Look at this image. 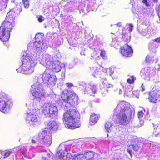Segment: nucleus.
Segmentation results:
<instances>
[{
	"mask_svg": "<svg viewBox=\"0 0 160 160\" xmlns=\"http://www.w3.org/2000/svg\"><path fill=\"white\" fill-rule=\"evenodd\" d=\"M114 111L116 113L118 112L116 118L120 124L126 126L129 123L131 112L128 102L124 101L119 102Z\"/></svg>",
	"mask_w": 160,
	"mask_h": 160,
	"instance_id": "nucleus-1",
	"label": "nucleus"
},
{
	"mask_svg": "<svg viewBox=\"0 0 160 160\" xmlns=\"http://www.w3.org/2000/svg\"><path fill=\"white\" fill-rule=\"evenodd\" d=\"M80 114L78 111L69 109L63 114V120L66 127L70 129H75L80 126Z\"/></svg>",
	"mask_w": 160,
	"mask_h": 160,
	"instance_id": "nucleus-2",
	"label": "nucleus"
},
{
	"mask_svg": "<svg viewBox=\"0 0 160 160\" xmlns=\"http://www.w3.org/2000/svg\"><path fill=\"white\" fill-rule=\"evenodd\" d=\"M58 128V124L56 122L54 121H51L48 122L47 127L42 132H40V137L42 139L44 135L47 139V142L48 144L52 143V133L56 131Z\"/></svg>",
	"mask_w": 160,
	"mask_h": 160,
	"instance_id": "nucleus-3",
	"label": "nucleus"
},
{
	"mask_svg": "<svg viewBox=\"0 0 160 160\" xmlns=\"http://www.w3.org/2000/svg\"><path fill=\"white\" fill-rule=\"evenodd\" d=\"M22 70L25 74H30L34 71L36 62L34 60L28 56H23L22 60Z\"/></svg>",
	"mask_w": 160,
	"mask_h": 160,
	"instance_id": "nucleus-4",
	"label": "nucleus"
},
{
	"mask_svg": "<svg viewBox=\"0 0 160 160\" xmlns=\"http://www.w3.org/2000/svg\"><path fill=\"white\" fill-rule=\"evenodd\" d=\"M14 23L4 20L0 27V39L3 42L8 41L10 37V32L14 27Z\"/></svg>",
	"mask_w": 160,
	"mask_h": 160,
	"instance_id": "nucleus-5",
	"label": "nucleus"
},
{
	"mask_svg": "<svg viewBox=\"0 0 160 160\" xmlns=\"http://www.w3.org/2000/svg\"><path fill=\"white\" fill-rule=\"evenodd\" d=\"M13 105V102L7 94L2 92H0V111L7 113Z\"/></svg>",
	"mask_w": 160,
	"mask_h": 160,
	"instance_id": "nucleus-6",
	"label": "nucleus"
},
{
	"mask_svg": "<svg viewBox=\"0 0 160 160\" xmlns=\"http://www.w3.org/2000/svg\"><path fill=\"white\" fill-rule=\"evenodd\" d=\"M41 111L45 117L53 119L57 116L58 110L55 105L50 103H45L42 107Z\"/></svg>",
	"mask_w": 160,
	"mask_h": 160,
	"instance_id": "nucleus-7",
	"label": "nucleus"
},
{
	"mask_svg": "<svg viewBox=\"0 0 160 160\" xmlns=\"http://www.w3.org/2000/svg\"><path fill=\"white\" fill-rule=\"evenodd\" d=\"M61 97L65 103L73 106L78 104V96L74 93L64 90L61 92Z\"/></svg>",
	"mask_w": 160,
	"mask_h": 160,
	"instance_id": "nucleus-8",
	"label": "nucleus"
},
{
	"mask_svg": "<svg viewBox=\"0 0 160 160\" xmlns=\"http://www.w3.org/2000/svg\"><path fill=\"white\" fill-rule=\"evenodd\" d=\"M45 58V66L46 68L52 69L56 72H58L61 70V67L58 64V61L55 56L47 55Z\"/></svg>",
	"mask_w": 160,
	"mask_h": 160,
	"instance_id": "nucleus-9",
	"label": "nucleus"
},
{
	"mask_svg": "<svg viewBox=\"0 0 160 160\" xmlns=\"http://www.w3.org/2000/svg\"><path fill=\"white\" fill-rule=\"evenodd\" d=\"M149 101L151 103L156 104L160 100V91L153 88L148 93V97Z\"/></svg>",
	"mask_w": 160,
	"mask_h": 160,
	"instance_id": "nucleus-10",
	"label": "nucleus"
},
{
	"mask_svg": "<svg viewBox=\"0 0 160 160\" xmlns=\"http://www.w3.org/2000/svg\"><path fill=\"white\" fill-rule=\"evenodd\" d=\"M94 155V152L92 151H88L85 152L84 153H78L74 155L73 160H92Z\"/></svg>",
	"mask_w": 160,
	"mask_h": 160,
	"instance_id": "nucleus-11",
	"label": "nucleus"
},
{
	"mask_svg": "<svg viewBox=\"0 0 160 160\" xmlns=\"http://www.w3.org/2000/svg\"><path fill=\"white\" fill-rule=\"evenodd\" d=\"M42 78L44 83L48 85L54 86L56 84L57 80L55 76H51L49 73L46 71L43 74Z\"/></svg>",
	"mask_w": 160,
	"mask_h": 160,
	"instance_id": "nucleus-12",
	"label": "nucleus"
},
{
	"mask_svg": "<svg viewBox=\"0 0 160 160\" xmlns=\"http://www.w3.org/2000/svg\"><path fill=\"white\" fill-rule=\"evenodd\" d=\"M120 52L123 57H129L132 55L133 50L130 46L128 45V44L125 43L121 47Z\"/></svg>",
	"mask_w": 160,
	"mask_h": 160,
	"instance_id": "nucleus-13",
	"label": "nucleus"
},
{
	"mask_svg": "<svg viewBox=\"0 0 160 160\" xmlns=\"http://www.w3.org/2000/svg\"><path fill=\"white\" fill-rule=\"evenodd\" d=\"M17 8H14L10 10L7 14L5 20L9 22L14 23L15 18L16 15L22 11V9L20 8L17 11Z\"/></svg>",
	"mask_w": 160,
	"mask_h": 160,
	"instance_id": "nucleus-14",
	"label": "nucleus"
},
{
	"mask_svg": "<svg viewBox=\"0 0 160 160\" xmlns=\"http://www.w3.org/2000/svg\"><path fill=\"white\" fill-rule=\"evenodd\" d=\"M34 90H32V96H34L36 99H41V98L44 96L42 86L38 85L34 88Z\"/></svg>",
	"mask_w": 160,
	"mask_h": 160,
	"instance_id": "nucleus-15",
	"label": "nucleus"
},
{
	"mask_svg": "<svg viewBox=\"0 0 160 160\" xmlns=\"http://www.w3.org/2000/svg\"><path fill=\"white\" fill-rule=\"evenodd\" d=\"M102 85H103V88L100 90V92L102 93H106L107 92L108 90L107 88H113V85L108 83V81L106 78H102L101 79Z\"/></svg>",
	"mask_w": 160,
	"mask_h": 160,
	"instance_id": "nucleus-16",
	"label": "nucleus"
},
{
	"mask_svg": "<svg viewBox=\"0 0 160 160\" xmlns=\"http://www.w3.org/2000/svg\"><path fill=\"white\" fill-rule=\"evenodd\" d=\"M39 133L40 132L38 133V135L36 136V140L34 139H32L31 140V142L32 144L41 143L42 144H45V145H46L47 147L50 146L51 144H49L47 143V139L46 137L44 135V137L42 139L40 137Z\"/></svg>",
	"mask_w": 160,
	"mask_h": 160,
	"instance_id": "nucleus-17",
	"label": "nucleus"
},
{
	"mask_svg": "<svg viewBox=\"0 0 160 160\" xmlns=\"http://www.w3.org/2000/svg\"><path fill=\"white\" fill-rule=\"evenodd\" d=\"M26 119L29 122H31V123L33 125H37L38 123L36 114L32 112L27 113Z\"/></svg>",
	"mask_w": 160,
	"mask_h": 160,
	"instance_id": "nucleus-18",
	"label": "nucleus"
},
{
	"mask_svg": "<svg viewBox=\"0 0 160 160\" xmlns=\"http://www.w3.org/2000/svg\"><path fill=\"white\" fill-rule=\"evenodd\" d=\"M126 31L127 30L126 28L122 29L121 39L122 41L126 42V43L128 44L130 41V37L128 33H126Z\"/></svg>",
	"mask_w": 160,
	"mask_h": 160,
	"instance_id": "nucleus-19",
	"label": "nucleus"
},
{
	"mask_svg": "<svg viewBox=\"0 0 160 160\" xmlns=\"http://www.w3.org/2000/svg\"><path fill=\"white\" fill-rule=\"evenodd\" d=\"M99 115L92 113L90 117V120L92 124L96 123L99 119Z\"/></svg>",
	"mask_w": 160,
	"mask_h": 160,
	"instance_id": "nucleus-20",
	"label": "nucleus"
},
{
	"mask_svg": "<svg viewBox=\"0 0 160 160\" xmlns=\"http://www.w3.org/2000/svg\"><path fill=\"white\" fill-rule=\"evenodd\" d=\"M103 69V67L102 65H99L98 67H97L96 69L93 73V75L95 77H97L98 75H100Z\"/></svg>",
	"mask_w": 160,
	"mask_h": 160,
	"instance_id": "nucleus-21",
	"label": "nucleus"
},
{
	"mask_svg": "<svg viewBox=\"0 0 160 160\" xmlns=\"http://www.w3.org/2000/svg\"><path fill=\"white\" fill-rule=\"evenodd\" d=\"M112 124L111 122L107 121L105 124V128L107 132H110L112 130Z\"/></svg>",
	"mask_w": 160,
	"mask_h": 160,
	"instance_id": "nucleus-22",
	"label": "nucleus"
},
{
	"mask_svg": "<svg viewBox=\"0 0 160 160\" xmlns=\"http://www.w3.org/2000/svg\"><path fill=\"white\" fill-rule=\"evenodd\" d=\"M57 156L60 160H62L63 159L64 157L65 156V153L62 151H59L57 152Z\"/></svg>",
	"mask_w": 160,
	"mask_h": 160,
	"instance_id": "nucleus-23",
	"label": "nucleus"
},
{
	"mask_svg": "<svg viewBox=\"0 0 160 160\" xmlns=\"http://www.w3.org/2000/svg\"><path fill=\"white\" fill-rule=\"evenodd\" d=\"M136 78L133 76H130L127 80V82L130 84H133Z\"/></svg>",
	"mask_w": 160,
	"mask_h": 160,
	"instance_id": "nucleus-24",
	"label": "nucleus"
},
{
	"mask_svg": "<svg viewBox=\"0 0 160 160\" xmlns=\"http://www.w3.org/2000/svg\"><path fill=\"white\" fill-rule=\"evenodd\" d=\"M149 29L148 28L144 29H142L141 32V34L143 36H146L147 34L149 33Z\"/></svg>",
	"mask_w": 160,
	"mask_h": 160,
	"instance_id": "nucleus-25",
	"label": "nucleus"
},
{
	"mask_svg": "<svg viewBox=\"0 0 160 160\" xmlns=\"http://www.w3.org/2000/svg\"><path fill=\"white\" fill-rule=\"evenodd\" d=\"M100 54L103 59L106 60L107 59V57L106 56V52L105 50H101Z\"/></svg>",
	"mask_w": 160,
	"mask_h": 160,
	"instance_id": "nucleus-26",
	"label": "nucleus"
},
{
	"mask_svg": "<svg viewBox=\"0 0 160 160\" xmlns=\"http://www.w3.org/2000/svg\"><path fill=\"white\" fill-rule=\"evenodd\" d=\"M96 92V87L93 86L91 87L89 91V93L90 95H92V94H95Z\"/></svg>",
	"mask_w": 160,
	"mask_h": 160,
	"instance_id": "nucleus-27",
	"label": "nucleus"
},
{
	"mask_svg": "<svg viewBox=\"0 0 160 160\" xmlns=\"http://www.w3.org/2000/svg\"><path fill=\"white\" fill-rule=\"evenodd\" d=\"M22 2L25 8L27 9L29 8V4L28 0H22Z\"/></svg>",
	"mask_w": 160,
	"mask_h": 160,
	"instance_id": "nucleus-28",
	"label": "nucleus"
},
{
	"mask_svg": "<svg viewBox=\"0 0 160 160\" xmlns=\"http://www.w3.org/2000/svg\"><path fill=\"white\" fill-rule=\"evenodd\" d=\"M34 45L37 49L40 48H41L42 44L41 43L39 42H34Z\"/></svg>",
	"mask_w": 160,
	"mask_h": 160,
	"instance_id": "nucleus-29",
	"label": "nucleus"
},
{
	"mask_svg": "<svg viewBox=\"0 0 160 160\" xmlns=\"http://www.w3.org/2000/svg\"><path fill=\"white\" fill-rule=\"evenodd\" d=\"M112 46L114 48H117L119 46V44L115 40H113L111 43Z\"/></svg>",
	"mask_w": 160,
	"mask_h": 160,
	"instance_id": "nucleus-30",
	"label": "nucleus"
},
{
	"mask_svg": "<svg viewBox=\"0 0 160 160\" xmlns=\"http://www.w3.org/2000/svg\"><path fill=\"white\" fill-rule=\"evenodd\" d=\"M132 148L135 152L138 151L139 149V147L137 144L131 145Z\"/></svg>",
	"mask_w": 160,
	"mask_h": 160,
	"instance_id": "nucleus-31",
	"label": "nucleus"
},
{
	"mask_svg": "<svg viewBox=\"0 0 160 160\" xmlns=\"http://www.w3.org/2000/svg\"><path fill=\"white\" fill-rule=\"evenodd\" d=\"M144 113L142 110L139 111L138 112V117L139 119L142 118L144 115Z\"/></svg>",
	"mask_w": 160,
	"mask_h": 160,
	"instance_id": "nucleus-32",
	"label": "nucleus"
},
{
	"mask_svg": "<svg viewBox=\"0 0 160 160\" xmlns=\"http://www.w3.org/2000/svg\"><path fill=\"white\" fill-rule=\"evenodd\" d=\"M12 153V152L11 151H7L4 153V158H7L8 157H9Z\"/></svg>",
	"mask_w": 160,
	"mask_h": 160,
	"instance_id": "nucleus-33",
	"label": "nucleus"
},
{
	"mask_svg": "<svg viewBox=\"0 0 160 160\" xmlns=\"http://www.w3.org/2000/svg\"><path fill=\"white\" fill-rule=\"evenodd\" d=\"M44 19L42 15L39 16L38 18V20L40 22H42L44 20Z\"/></svg>",
	"mask_w": 160,
	"mask_h": 160,
	"instance_id": "nucleus-34",
	"label": "nucleus"
},
{
	"mask_svg": "<svg viewBox=\"0 0 160 160\" xmlns=\"http://www.w3.org/2000/svg\"><path fill=\"white\" fill-rule=\"evenodd\" d=\"M129 27L128 30L129 32H130L132 31L133 26L132 24H129Z\"/></svg>",
	"mask_w": 160,
	"mask_h": 160,
	"instance_id": "nucleus-35",
	"label": "nucleus"
},
{
	"mask_svg": "<svg viewBox=\"0 0 160 160\" xmlns=\"http://www.w3.org/2000/svg\"><path fill=\"white\" fill-rule=\"evenodd\" d=\"M142 2L145 4L146 6H148L149 4L148 2V0H142Z\"/></svg>",
	"mask_w": 160,
	"mask_h": 160,
	"instance_id": "nucleus-36",
	"label": "nucleus"
},
{
	"mask_svg": "<svg viewBox=\"0 0 160 160\" xmlns=\"http://www.w3.org/2000/svg\"><path fill=\"white\" fill-rule=\"evenodd\" d=\"M66 86L68 88H71L73 86V84L72 83L68 82L66 84Z\"/></svg>",
	"mask_w": 160,
	"mask_h": 160,
	"instance_id": "nucleus-37",
	"label": "nucleus"
},
{
	"mask_svg": "<svg viewBox=\"0 0 160 160\" xmlns=\"http://www.w3.org/2000/svg\"><path fill=\"white\" fill-rule=\"evenodd\" d=\"M127 152L129 153L130 156L132 157V155L131 153V150L130 148H128L127 150Z\"/></svg>",
	"mask_w": 160,
	"mask_h": 160,
	"instance_id": "nucleus-38",
	"label": "nucleus"
},
{
	"mask_svg": "<svg viewBox=\"0 0 160 160\" xmlns=\"http://www.w3.org/2000/svg\"><path fill=\"white\" fill-rule=\"evenodd\" d=\"M154 41L156 42L157 43L160 42V37L158 38L155 39L154 40Z\"/></svg>",
	"mask_w": 160,
	"mask_h": 160,
	"instance_id": "nucleus-39",
	"label": "nucleus"
},
{
	"mask_svg": "<svg viewBox=\"0 0 160 160\" xmlns=\"http://www.w3.org/2000/svg\"><path fill=\"white\" fill-rule=\"evenodd\" d=\"M141 88L142 89L141 91H144L145 90V87L143 85V84H142L141 87Z\"/></svg>",
	"mask_w": 160,
	"mask_h": 160,
	"instance_id": "nucleus-40",
	"label": "nucleus"
},
{
	"mask_svg": "<svg viewBox=\"0 0 160 160\" xmlns=\"http://www.w3.org/2000/svg\"><path fill=\"white\" fill-rule=\"evenodd\" d=\"M158 14L159 16V18H160V9L158 10Z\"/></svg>",
	"mask_w": 160,
	"mask_h": 160,
	"instance_id": "nucleus-41",
	"label": "nucleus"
},
{
	"mask_svg": "<svg viewBox=\"0 0 160 160\" xmlns=\"http://www.w3.org/2000/svg\"><path fill=\"white\" fill-rule=\"evenodd\" d=\"M121 23H117V26H118L119 27H120L121 26Z\"/></svg>",
	"mask_w": 160,
	"mask_h": 160,
	"instance_id": "nucleus-42",
	"label": "nucleus"
},
{
	"mask_svg": "<svg viewBox=\"0 0 160 160\" xmlns=\"http://www.w3.org/2000/svg\"><path fill=\"white\" fill-rule=\"evenodd\" d=\"M153 1L154 2L157 3L158 2V0H153Z\"/></svg>",
	"mask_w": 160,
	"mask_h": 160,
	"instance_id": "nucleus-43",
	"label": "nucleus"
},
{
	"mask_svg": "<svg viewBox=\"0 0 160 160\" xmlns=\"http://www.w3.org/2000/svg\"><path fill=\"white\" fill-rule=\"evenodd\" d=\"M3 2H7L8 0H2Z\"/></svg>",
	"mask_w": 160,
	"mask_h": 160,
	"instance_id": "nucleus-44",
	"label": "nucleus"
},
{
	"mask_svg": "<svg viewBox=\"0 0 160 160\" xmlns=\"http://www.w3.org/2000/svg\"><path fill=\"white\" fill-rule=\"evenodd\" d=\"M98 58L97 59H100V58L99 57V56H98Z\"/></svg>",
	"mask_w": 160,
	"mask_h": 160,
	"instance_id": "nucleus-45",
	"label": "nucleus"
},
{
	"mask_svg": "<svg viewBox=\"0 0 160 160\" xmlns=\"http://www.w3.org/2000/svg\"><path fill=\"white\" fill-rule=\"evenodd\" d=\"M142 124L143 125V122L142 121Z\"/></svg>",
	"mask_w": 160,
	"mask_h": 160,
	"instance_id": "nucleus-46",
	"label": "nucleus"
},
{
	"mask_svg": "<svg viewBox=\"0 0 160 160\" xmlns=\"http://www.w3.org/2000/svg\"><path fill=\"white\" fill-rule=\"evenodd\" d=\"M1 9L0 8V10H1Z\"/></svg>",
	"mask_w": 160,
	"mask_h": 160,
	"instance_id": "nucleus-47",
	"label": "nucleus"
}]
</instances>
